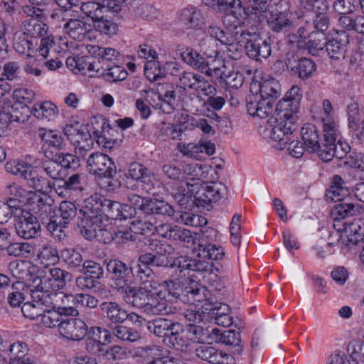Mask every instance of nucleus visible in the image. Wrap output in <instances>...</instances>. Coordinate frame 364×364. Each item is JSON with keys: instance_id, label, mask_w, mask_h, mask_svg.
Here are the masks:
<instances>
[{"instance_id": "obj_1", "label": "nucleus", "mask_w": 364, "mask_h": 364, "mask_svg": "<svg viewBox=\"0 0 364 364\" xmlns=\"http://www.w3.org/2000/svg\"><path fill=\"white\" fill-rule=\"evenodd\" d=\"M211 264L206 260H201L186 255L175 258L168 267L169 277L161 284L168 296L186 301L200 302L203 300L204 289L200 285L186 277L190 272H206L210 270Z\"/></svg>"}, {"instance_id": "obj_2", "label": "nucleus", "mask_w": 364, "mask_h": 364, "mask_svg": "<svg viewBox=\"0 0 364 364\" xmlns=\"http://www.w3.org/2000/svg\"><path fill=\"white\" fill-rule=\"evenodd\" d=\"M302 90L296 85L291 87L285 96L279 101L274 115L268 119L272 127L270 137L278 141L280 150L284 149L291 141L293 133L297 129V113L302 99Z\"/></svg>"}, {"instance_id": "obj_3", "label": "nucleus", "mask_w": 364, "mask_h": 364, "mask_svg": "<svg viewBox=\"0 0 364 364\" xmlns=\"http://www.w3.org/2000/svg\"><path fill=\"white\" fill-rule=\"evenodd\" d=\"M323 137L324 143H320V136L316 127L313 124H306L301 128V135L306 150L309 153L317 152L318 158L324 162L333 159L336 154V124L328 120L324 122Z\"/></svg>"}, {"instance_id": "obj_4", "label": "nucleus", "mask_w": 364, "mask_h": 364, "mask_svg": "<svg viewBox=\"0 0 364 364\" xmlns=\"http://www.w3.org/2000/svg\"><path fill=\"white\" fill-rule=\"evenodd\" d=\"M100 197L92 196L85 199L79 208L77 227L80 235L87 240L97 237V232L103 231V211Z\"/></svg>"}, {"instance_id": "obj_5", "label": "nucleus", "mask_w": 364, "mask_h": 364, "mask_svg": "<svg viewBox=\"0 0 364 364\" xmlns=\"http://www.w3.org/2000/svg\"><path fill=\"white\" fill-rule=\"evenodd\" d=\"M235 36L239 43L245 44L246 53L250 58L259 60L261 58H267L270 55V40L263 38L255 28H241L235 31Z\"/></svg>"}, {"instance_id": "obj_6", "label": "nucleus", "mask_w": 364, "mask_h": 364, "mask_svg": "<svg viewBox=\"0 0 364 364\" xmlns=\"http://www.w3.org/2000/svg\"><path fill=\"white\" fill-rule=\"evenodd\" d=\"M31 299L41 304L42 309H57L65 311L67 315L75 316L78 315V310L75 307L68 306L66 303L70 301L69 295L64 294L59 291L53 290L46 287V289L40 288V284L33 287Z\"/></svg>"}, {"instance_id": "obj_7", "label": "nucleus", "mask_w": 364, "mask_h": 364, "mask_svg": "<svg viewBox=\"0 0 364 364\" xmlns=\"http://www.w3.org/2000/svg\"><path fill=\"white\" fill-rule=\"evenodd\" d=\"M127 201L135 210H141L147 215H159L173 217V208L167 202L156 198H144L134 193L127 194Z\"/></svg>"}, {"instance_id": "obj_8", "label": "nucleus", "mask_w": 364, "mask_h": 364, "mask_svg": "<svg viewBox=\"0 0 364 364\" xmlns=\"http://www.w3.org/2000/svg\"><path fill=\"white\" fill-rule=\"evenodd\" d=\"M63 133L68 139L74 145L75 153L85 158L87 151L94 146V140L87 127L81 125L79 122L66 124L63 128Z\"/></svg>"}, {"instance_id": "obj_9", "label": "nucleus", "mask_w": 364, "mask_h": 364, "mask_svg": "<svg viewBox=\"0 0 364 364\" xmlns=\"http://www.w3.org/2000/svg\"><path fill=\"white\" fill-rule=\"evenodd\" d=\"M5 168L7 172L26 180L30 188L39 193L46 191L50 188V181L40 176L30 165L23 163H6Z\"/></svg>"}, {"instance_id": "obj_10", "label": "nucleus", "mask_w": 364, "mask_h": 364, "mask_svg": "<svg viewBox=\"0 0 364 364\" xmlns=\"http://www.w3.org/2000/svg\"><path fill=\"white\" fill-rule=\"evenodd\" d=\"M105 262L107 270L112 275L114 288L118 292L133 284L134 274L129 264L118 259H110Z\"/></svg>"}, {"instance_id": "obj_11", "label": "nucleus", "mask_w": 364, "mask_h": 364, "mask_svg": "<svg viewBox=\"0 0 364 364\" xmlns=\"http://www.w3.org/2000/svg\"><path fill=\"white\" fill-rule=\"evenodd\" d=\"M90 171L99 178H113L117 174L114 161L107 154L95 152L87 159Z\"/></svg>"}, {"instance_id": "obj_12", "label": "nucleus", "mask_w": 364, "mask_h": 364, "mask_svg": "<svg viewBox=\"0 0 364 364\" xmlns=\"http://www.w3.org/2000/svg\"><path fill=\"white\" fill-rule=\"evenodd\" d=\"M38 136L43 142L42 151L44 156L49 159H54L62 150L65 149V139L58 131L40 129Z\"/></svg>"}, {"instance_id": "obj_13", "label": "nucleus", "mask_w": 364, "mask_h": 364, "mask_svg": "<svg viewBox=\"0 0 364 364\" xmlns=\"http://www.w3.org/2000/svg\"><path fill=\"white\" fill-rule=\"evenodd\" d=\"M225 187L221 183L215 182L204 183L200 186L194 195V204L197 207L207 208L213 203L218 202L223 196L222 191Z\"/></svg>"}, {"instance_id": "obj_14", "label": "nucleus", "mask_w": 364, "mask_h": 364, "mask_svg": "<svg viewBox=\"0 0 364 364\" xmlns=\"http://www.w3.org/2000/svg\"><path fill=\"white\" fill-rule=\"evenodd\" d=\"M125 175L127 178L141 182L146 192L150 193L154 191L155 174L144 164L136 161L130 163Z\"/></svg>"}, {"instance_id": "obj_15", "label": "nucleus", "mask_w": 364, "mask_h": 364, "mask_svg": "<svg viewBox=\"0 0 364 364\" xmlns=\"http://www.w3.org/2000/svg\"><path fill=\"white\" fill-rule=\"evenodd\" d=\"M285 63L292 75L304 81L311 78L316 70L314 61L307 58L296 59L293 55H287Z\"/></svg>"}, {"instance_id": "obj_16", "label": "nucleus", "mask_w": 364, "mask_h": 364, "mask_svg": "<svg viewBox=\"0 0 364 364\" xmlns=\"http://www.w3.org/2000/svg\"><path fill=\"white\" fill-rule=\"evenodd\" d=\"M73 276L70 273L63 270L58 267L49 269V276L44 277L41 279L39 277H36L33 279V283L39 281L40 288L46 289V287L53 290L60 291L63 289L68 282H70Z\"/></svg>"}, {"instance_id": "obj_17", "label": "nucleus", "mask_w": 364, "mask_h": 364, "mask_svg": "<svg viewBox=\"0 0 364 364\" xmlns=\"http://www.w3.org/2000/svg\"><path fill=\"white\" fill-rule=\"evenodd\" d=\"M110 336L109 331L101 327H92L85 341V350L92 355H101L104 353L105 342Z\"/></svg>"}, {"instance_id": "obj_18", "label": "nucleus", "mask_w": 364, "mask_h": 364, "mask_svg": "<svg viewBox=\"0 0 364 364\" xmlns=\"http://www.w3.org/2000/svg\"><path fill=\"white\" fill-rule=\"evenodd\" d=\"M153 289H149L144 302L143 311L151 315H168L173 313L172 306L168 305L162 291L153 293Z\"/></svg>"}, {"instance_id": "obj_19", "label": "nucleus", "mask_w": 364, "mask_h": 364, "mask_svg": "<svg viewBox=\"0 0 364 364\" xmlns=\"http://www.w3.org/2000/svg\"><path fill=\"white\" fill-rule=\"evenodd\" d=\"M17 218L15 228L18 236L28 240L38 235L41 230V225L36 216L27 211L22 215L17 217Z\"/></svg>"}, {"instance_id": "obj_20", "label": "nucleus", "mask_w": 364, "mask_h": 364, "mask_svg": "<svg viewBox=\"0 0 364 364\" xmlns=\"http://www.w3.org/2000/svg\"><path fill=\"white\" fill-rule=\"evenodd\" d=\"M60 333L68 339L78 341L87 335V326L80 318L65 319L60 325Z\"/></svg>"}, {"instance_id": "obj_21", "label": "nucleus", "mask_w": 364, "mask_h": 364, "mask_svg": "<svg viewBox=\"0 0 364 364\" xmlns=\"http://www.w3.org/2000/svg\"><path fill=\"white\" fill-rule=\"evenodd\" d=\"M274 102L269 100L251 95L247 99V110L253 117L264 119L273 113Z\"/></svg>"}, {"instance_id": "obj_22", "label": "nucleus", "mask_w": 364, "mask_h": 364, "mask_svg": "<svg viewBox=\"0 0 364 364\" xmlns=\"http://www.w3.org/2000/svg\"><path fill=\"white\" fill-rule=\"evenodd\" d=\"M348 42V35L344 31L337 32L334 37L327 40L325 47L329 58L336 60L343 59Z\"/></svg>"}, {"instance_id": "obj_23", "label": "nucleus", "mask_w": 364, "mask_h": 364, "mask_svg": "<svg viewBox=\"0 0 364 364\" xmlns=\"http://www.w3.org/2000/svg\"><path fill=\"white\" fill-rule=\"evenodd\" d=\"M181 56L182 60L193 68L198 70L207 76L213 75V69L210 68L205 58L193 48L190 47L183 48Z\"/></svg>"}, {"instance_id": "obj_24", "label": "nucleus", "mask_w": 364, "mask_h": 364, "mask_svg": "<svg viewBox=\"0 0 364 364\" xmlns=\"http://www.w3.org/2000/svg\"><path fill=\"white\" fill-rule=\"evenodd\" d=\"M195 353L198 358L212 364H228L229 355L211 346H200Z\"/></svg>"}, {"instance_id": "obj_25", "label": "nucleus", "mask_w": 364, "mask_h": 364, "mask_svg": "<svg viewBox=\"0 0 364 364\" xmlns=\"http://www.w3.org/2000/svg\"><path fill=\"white\" fill-rule=\"evenodd\" d=\"M212 340L213 343L237 347L235 350L237 353H240L242 350V347L240 346L241 342L240 334L235 330L222 331L218 328H212Z\"/></svg>"}, {"instance_id": "obj_26", "label": "nucleus", "mask_w": 364, "mask_h": 364, "mask_svg": "<svg viewBox=\"0 0 364 364\" xmlns=\"http://www.w3.org/2000/svg\"><path fill=\"white\" fill-rule=\"evenodd\" d=\"M30 198L28 203L33 206V210L36 214H38L39 217L44 218V216L48 217L53 210V204L54 200L47 194H39L36 192H32L29 195Z\"/></svg>"}, {"instance_id": "obj_27", "label": "nucleus", "mask_w": 364, "mask_h": 364, "mask_svg": "<svg viewBox=\"0 0 364 364\" xmlns=\"http://www.w3.org/2000/svg\"><path fill=\"white\" fill-rule=\"evenodd\" d=\"M176 323L171 319L156 318L146 322V326L150 333L156 337L162 338L164 343H165L166 338L168 337Z\"/></svg>"}, {"instance_id": "obj_28", "label": "nucleus", "mask_w": 364, "mask_h": 364, "mask_svg": "<svg viewBox=\"0 0 364 364\" xmlns=\"http://www.w3.org/2000/svg\"><path fill=\"white\" fill-rule=\"evenodd\" d=\"M354 10L339 12V25L344 29L355 31L358 33H364V16L353 13Z\"/></svg>"}, {"instance_id": "obj_29", "label": "nucleus", "mask_w": 364, "mask_h": 364, "mask_svg": "<svg viewBox=\"0 0 364 364\" xmlns=\"http://www.w3.org/2000/svg\"><path fill=\"white\" fill-rule=\"evenodd\" d=\"M92 77H102L109 82H116L125 80L127 77V71L122 66L115 64H110L107 67H102L99 70L91 71Z\"/></svg>"}, {"instance_id": "obj_30", "label": "nucleus", "mask_w": 364, "mask_h": 364, "mask_svg": "<svg viewBox=\"0 0 364 364\" xmlns=\"http://www.w3.org/2000/svg\"><path fill=\"white\" fill-rule=\"evenodd\" d=\"M100 309L112 323H122L127 319L128 312L117 302H102Z\"/></svg>"}, {"instance_id": "obj_31", "label": "nucleus", "mask_w": 364, "mask_h": 364, "mask_svg": "<svg viewBox=\"0 0 364 364\" xmlns=\"http://www.w3.org/2000/svg\"><path fill=\"white\" fill-rule=\"evenodd\" d=\"M267 22L269 28L276 33H287L294 26L293 22L288 18L287 14L283 12H271Z\"/></svg>"}, {"instance_id": "obj_32", "label": "nucleus", "mask_w": 364, "mask_h": 364, "mask_svg": "<svg viewBox=\"0 0 364 364\" xmlns=\"http://www.w3.org/2000/svg\"><path fill=\"white\" fill-rule=\"evenodd\" d=\"M10 364H36L28 355V348L26 343L17 341L9 347Z\"/></svg>"}, {"instance_id": "obj_33", "label": "nucleus", "mask_w": 364, "mask_h": 364, "mask_svg": "<svg viewBox=\"0 0 364 364\" xmlns=\"http://www.w3.org/2000/svg\"><path fill=\"white\" fill-rule=\"evenodd\" d=\"M363 211V207L353 203L341 202L331 209V215L334 220H340L349 217L356 216Z\"/></svg>"}, {"instance_id": "obj_34", "label": "nucleus", "mask_w": 364, "mask_h": 364, "mask_svg": "<svg viewBox=\"0 0 364 364\" xmlns=\"http://www.w3.org/2000/svg\"><path fill=\"white\" fill-rule=\"evenodd\" d=\"M31 291H33V287L26 286L23 281L14 282L7 298L9 304L12 307H19L27 295L31 297Z\"/></svg>"}, {"instance_id": "obj_35", "label": "nucleus", "mask_w": 364, "mask_h": 364, "mask_svg": "<svg viewBox=\"0 0 364 364\" xmlns=\"http://www.w3.org/2000/svg\"><path fill=\"white\" fill-rule=\"evenodd\" d=\"M66 33L73 39L82 41L90 38V30L87 28V23L80 19H70L63 26Z\"/></svg>"}, {"instance_id": "obj_36", "label": "nucleus", "mask_w": 364, "mask_h": 364, "mask_svg": "<svg viewBox=\"0 0 364 364\" xmlns=\"http://www.w3.org/2000/svg\"><path fill=\"white\" fill-rule=\"evenodd\" d=\"M149 289L136 287L131 284L119 293L124 294V300L127 304L143 310L145 300L147 296Z\"/></svg>"}, {"instance_id": "obj_37", "label": "nucleus", "mask_w": 364, "mask_h": 364, "mask_svg": "<svg viewBox=\"0 0 364 364\" xmlns=\"http://www.w3.org/2000/svg\"><path fill=\"white\" fill-rule=\"evenodd\" d=\"M34 267L31 264L24 260H14L9 262V269L13 277L27 282L32 281L36 279V276H33L32 270Z\"/></svg>"}, {"instance_id": "obj_38", "label": "nucleus", "mask_w": 364, "mask_h": 364, "mask_svg": "<svg viewBox=\"0 0 364 364\" xmlns=\"http://www.w3.org/2000/svg\"><path fill=\"white\" fill-rule=\"evenodd\" d=\"M255 95L274 102L275 100L280 95L279 82L273 77L262 80L259 82V93Z\"/></svg>"}, {"instance_id": "obj_39", "label": "nucleus", "mask_w": 364, "mask_h": 364, "mask_svg": "<svg viewBox=\"0 0 364 364\" xmlns=\"http://www.w3.org/2000/svg\"><path fill=\"white\" fill-rule=\"evenodd\" d=\"M318 5L316 6L314 9L310 11L316 13L315 18L313 20V25L316 32L324 33V31L328 29L330 24L329 18L326 13L328 6L326 1L318 3Z\"/></svg>"}, {"instance_id": "obj_40", "label": "nucleus", "mask_w": 364, "mask_h": 364, "mask_svg": "<svg viewBox=\"0 0 364 364\" xmlns=\"http://www.w3.org/2000/svg\"><path fill=\"white\" fill-rule=\"evenodd\" d=\"M31 112L35 117L39 119L50 121L56 117L58 110L53 103L46 101L35 104L31 109Z\"/></svg>"}, {"instance_id": "obj_41", "label": "nucleus", "mask_w": 364, "mask_h": 364, "mask_svg": "<svg viewBox=\"0 0 364 364\" xmlns=\"http://www.w3.org/2000/svg\"><path fill=\"white\" fill-rule=\"evenodd\" d=\"M164 343L176 350H180L188 346L189 341L184 333L182 326L178 322L175 324L174 328L169 333L168 337L166 338Z\"/></svg>"}, {"instance_id": "obj_42", "label": "nucleus", "mask_w": 364, "mask_h": 364, "mask_svg": "<svg viewBox=\"0 0 364 364\" xmlns=\"http://www.w3.org/2000/svg\"><path fill=\"white\" fill-rule=\"evenodd\" d=\"M101 61L87 62L88 71L99 70L102 67H107L110 64H115L119 58L120 54L117 50L112 48H104Z\"/></svg>"}, {"instance_id": "obj_43", "label": "nucleus", "mask_w": 364, "mask_h": 364, "mask_svg": "<svg viewBox=\"0 0 364 364\" xmlns=\"http://www.w3.org/2000/svg\"><path fill=\"white\" fill-rule=\"evenodd\" d=\"M43 314L41 315V323L48 328L59 327L60 330V325L65 319L63 318V316H68L62 309H45Z\"/></svg>"}, {"instance_id": "obj_44", "label": "nucleus", "mask_w": 364, "mask_h": 364, "mask_svg": "<svg viewBox=\"0 0 364 364\" xmlns=\"http://www.w3.org/2000/svg\"><path fill=\"white\" fill-rule=\"evenodd\" d=\"M309 40L305 42L304 48L313 55H318L326 46L327 38L325 33L312 32L309 36Z\"/></svg>"}, {"instance_id": "obj_45", "label": "nucleus", "mask_w": 364, "mask_h": 364, "mask_svg": "<svg viewBox=\"0 0 364 364\" xmlns=\"http://www.w3.org/2000/svg\"><path fill=\"white\" fill-rule=\"evenodd\" d=\"M135 279L146 289H156L159 285L153 270L150 267H143L141 264H138Z\"/></svg>"}, {"instance_id": "obj_46", "label": "nucleus", "mask_w": 364, "mask_h": 364, "mask_svg": "<svg viewBox=\"0 0 364 364\" xmlns=\"http://www.w3.org/2000/svg\"><path fill=\"white\" fill-rule=\"evenodd\" d=\"M85 50L90 56H86L85 58H82L81 59H77L75 61L76 67L80 70L85 69L88 70V65L87 64V62L101 61L102 52H105L103 47L90 44L85 46Z\"/></svg>"}, {"instance_id": "obj_47", "label": "nucleus", "mask_w": 364, "mask_h": 364, "mask_svg": "<svg viewBox=\"0 0 364 364\" xmlns=\"http://www.w3.org/2000/svg\"><path fill=\"white\" fill-rule=\"evenodd\" d=\"M14 48L17 53L28 57H32L36 50L33 41L23 32L15 34Z\"/></svg>"}, {"instance_id": "obj_48", "label": "nucleus", "mask_w": 364, "mask_h": 364, "mask_svg": "<svg viewBox=\"0 0 364 364\" xmlns=\"http://www.w3.org/2000/svg\"><path fill=\"white\" fill-rule=\"evenodd\" d=\"M113 335L123 342L134 343L141 339V333L135 328L117 325L112 328Z\"/></svg>"}, {"instance_id": "obj_49", "label": "nucleus", "mask_w": 364, "mask_h": 364, "mask_svg": "<svg viewBox=\"0 0 364 364\" xmlns=\"http://www.w3.org/2000/svg\"><path fill=\"white\" fill-rule=\"evenodd\" d=\"M8 114H9L10 121L25 124L28 121L32 112L27 105L21 102H16L11 106Z\"/></svg>"}, {"instance_id": "obj_50", "label": "nucleus", "mask_w": 364, "mask_h": 364, "mask_svg": "<svg viewBox=\"0 0 364 364\" xmlns=\"http://www.w3.org/2000/svg\"><path fill=\"white\" fill-rule=\"evenodd\" d=\"M23 33L32 38H39L47 33L48 26L44 22L37 19H30L23 23Z\"/></svg>"}, {"instance_id": "obj_51", "label": "nucleus", "mask_w": 364, "mask_h": 364, "mask_svg": "<svg viewBox=\"0 0 364 364\" xmlns=\"http://www.w3.org/2000/svg\"><path fill=\"white\" fill-rule=\"evenodd\" d=\"M187 331L192 336V340L200 343H211L212 329L205 328L200 326L191 323L187 326Z\"/></svg>"}, {"instance_id": "obj_52", "label": "nucleus", "mask_w": 364, "mask_h": 364, "mask_svg": "<svg viewBox=\"0 0 364 364\" xmlns=\"http://www.w3.org/2000/svg\"><path fill=\"white\" fill-rule=\"evenodd\" d=\"M102 210L103 211V220L105 218L112 220H119L122 214V204L109 199L100 198Z\"/></svg>"}, {"instance_id": "obj_53", "label": "nucleus", "mask_w": 364, "mask_h": 364, "mask_svg": "<svg viewBox=\"0 0 364 364\" xmlns=\"http://www.w3.org/2000/svg\"><path fill=\"white\" fill-rule=\"evenodd\" d=\"M198 248V256L205 259L213 260L222 259L225 255L223 249L220 246H217L211 243H199Z\"/></svg>"}, {"instance_id": "obj_54", "label": "nucleus", "mask_w": 364, "mask_h": 364, "mask_svg": "<svg viewBox=\"0 0 364 364\" xmlns=\"http://www.w3.org/2000/svg\"><path fill=\"white\" fill-rule=\"evenodd\" d=\"M4 251L9 256L26 257L32 253L33 246L28 242H12L9 237Z\"/></svg>"}, {"instance_id": "obj_55", "label": "nucleus", "mask_w": 364, "mask_h": 364, "mask_svg": "<svg viewBox=\"0 0 364 364\" xmlns=\"http://www.w3.org/2000/svg\"><path fill=\"white\" fill-rule=\"evenodd\" d=\"M208 33L210 35V38H215L223 45L232 46L235 41H236L235 33L233 34L228 30L220 29L217 26H209L208 28Z\"/></svg>"}, {"instance_id": "obj_56", "label": "nucleus", "mask_w": 364, "mask_h": 364, "mask_svg": "<svg viewBox=\"0 0 364 364\" xmlns=\"http://www.w3.org/2000/svg\"><path fill=\"white\" fill-rule=\"evenodd\" d=\"M244 4H247L243 6V12L247 16L266 12L270 5L272 0H243Z\"/></svg>"}, {"instance_id": "obj_57", "label": "nucleus", "mask_w": 364, "mask_h": 364, "mask_svg": "<svg viewBox=\"0 0 364 364\" xmlns=\"http://www.w3.org/2000/svg\"><path fill=\"white\" fill-rule=\"evenodd\" d=\"M58 213L63 224L68 225L77 216V207L73 202L64 200L60 204Z\"/></svg>"}, {"instance_id": "obj_58", "label": "nucleus", "mask_w": 364, "mask_h": 364, "mask_svg": "<svg viewBox=\"0 0 364 364\" xmlns=\"http://www.w3.org/2000/svg\"><path fill=\"white\" fill-rule=\"evenodd\" d=\"M42 263L47 265L50 264H55L59 261L60 256L57 249L50 244H45L39 248L37 255Z\"/></svg>"}, {"instance_id": "obj_59", "label": "nucleus", "mask_w": 364, "mask_h": 364, "mask_svg": "<svg viewBox=\"0 0 364 364\" xmlns=\"http://www.w3.org/2000/svg\"><path fill=\"white\" fill-rule=\"evenodd\" d=\"M105 233L109 235V236L105 239L104 242L108 243L112 240H114L117 243H124L128 241H132L135 240V236L133 234V231L131 230V226L129 228H123L114 231L113 232L104 230Z\"/></svg>"}, {"instance_id": "obj_60", "label": "nucleus", "mask_w": 364, "mask_h": 364, "mask_svg": "<svg viewBox=\"0 0 364 364\" xmlns=\"http://www.w3.org/2000/svg\"><path fill=\"white\" fill-rule=\"evenodd\" d=\"M80 10L87 17L91 18L94 23L102 17L105 6L97 2L88 1L83 3L80 6Z\"/></svg>"}, {"instance_id": "obj_61", "label": "nucleus", "mask_w": 364, "mask_h": 364, "mask_svg": "<svg viewBox=\"0 0 364 364\" xmlns=\"http://www.w3.org/2000/svg\"><path fill=\"white\" fill-rule=\"evenodd\" d=\"M80 157L77 154L60 152L53 160H56L62 168L75 170L80 166Z\"/></svg>"}, {"instance_id": "obj_62", "label": "nucleus", "mask_w": 364, "mask_h": 364, "mask_svg": "<svg viewBox=\"0 0 364 364\" xmlns=\"http://www.w3.org/2000/svg\"><path fill=\"white\" fill-rule=\"evenodd\" d=\"M202 78L203 76L199 74L192 72H183L179 77L181 86L176 87V88L182 87L184 90L188 88L196 91L197 88L199 87L198 85L200 84Z\"/></svg>"}, {"instance_id": "obj_63", "label": "nucleus", "mask_w": 364, "mask_h": 364, "mask_svg": "<svg viewBox=\"0 0 364 364\" xmlns=\"http://www.w3.org/2000/svg\"><path fill=\"white\" fill-rule=\"evenodd\" d=\"M60 257L70 267H79L83 262L80 252L75 249L66 248L60 252Z\"/></svg>"}, {"instance_id": "obj_64", "label": "nucleus", "mask_w": 364, "mask_h": 364, "mask_svg": "<svg viewBox=\"0 0 364 364\" xmlns=\"http://www.w3.org/2000/svg\"><path fill=\"white\" fill-rule=\"evenodd\" d=\"M6 193L10 198L18 200L21 203H28L30 198V193L31 191H27L22 188L20 185L12 183L6 186Z\"/></svg>"}]
</instances>
